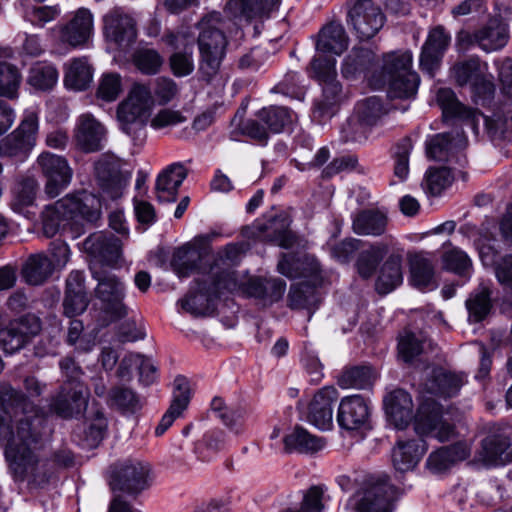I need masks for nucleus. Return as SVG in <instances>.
Segmentation results:
<instances>
[{
    "mask_svg": "<svg viewBox=\"0 0 512 512\" xmlns=\"http://www.w3.org/2000/svg\"><path fill=\"white\" fill-rule=\"evenodd\" d=\"M220 13L212 12L204 16L198 23L199 79L210 84L218 75L222 59L225 55L227 39L222 31Z\"/></svg>",
    "mask_w": 512,
    "mask_h": 512,
    "instance_id": "obj_3",
    "label": "nucleus"
},
{
    "mask_svg": "<svg viewBox=\"0 0 512 512\" xmlns=\"http://www.w3.org/2000/svg\"><path fill=\"white\" fill-rule=\"evenodd\" d=\"M387 226V217L378 211L365 210L353 219V230L359 235L379 236Z\"/></svg>",
    "mask_w": 512,
    "mask_h": 512,
    "instance_id": "obj_49",
    "label": "nucleus"
},
{
    "mask_svg": "<svg viewBox=\"0 0 512 512\" xmlns=\"http://www.w3.org/2000/svg\"><path fill=\"white\" fill-rule=\"evenodd\" d=\"M427 450L424 440L398 441L392 450V463L399 472L414 469Z\"/></svg>",
    "mask_w": 512,
    "mask_h": 512,
    "instance_id": "obj_36",
    "label": "nucleus"
},
{
    "mask_svg": "<svg viewBox=\"0 0 512 512\" xmlns=\"http://www.w3.org/2000/svg\"><path fill=\"white\" fill-rule=\"evenodd\" d=\"M39 120L35 113L25 114L19 126L0 141L5 157L24 161L36 145Z\"/></svg>",
    "mask_w": 512,
    "mask_h": 512,
    "instance_id": "obj_13",
    "label": "nucleus"
},
{
    "mask_svg": "<svg viewBox=\"0 0 512 512\" xmlns=\"http://www.w3.org/2000/svg\"><path fill=\"white\" fill-rule=\"evenodd\" d=\"M338 392L334 387L326 386L319 389L307 406V421L320 430H329L333 426L334 405Z\"/></svg>",
    "mask_w": 512,
    "mask_h": 512,
    "instance_id": "obj_23",
    "label": "nucleus"
},
{
    "mask_svg": "<svg viewBox=\"0 0 512 512\" xmlns=\"http://www.w3.org/2000/svg\"><path fill=\"white\" fill-rule=\"evenodd\" d=\"M438 105L445 119H456L469 125L478 134V123L484 120L486 131L494 142L508 140L512 135V102L501 104L492 116L484 117L477 109L461 103L453 90L441 88L436 95Z\"/></svg>",
    "mask_w": 512,
    "mask_h": 512,
    "instance_id": "obj_2",
    "label": "nucleus"
},
{
    "mask_svg": "<svg viewBox=\"0 0 512 512\" xmlns=\"http://www.w3.org/2000/svg\"><path fill=\"white\" fill-rule=\"evenodd\" d=\"M386 414L398 429H404L412 420L413 402L410 394L396 389L384 398Z\"/></svg>",
    "mask_w": 512,
    "mask_h": 512,
    "instance_id": "obj_34",
    "label": "nucleus"
},
{
    "mask_svg": "<svg viewBox=\"0 0 512 512\" xmlns=\"http://www.w3.org/2000/svg\"><path fill=\"white\" fill-rule=\"evenodd\" d=\"M40 331L35 317H22L12 321L0 330V346L6 353L12 354L23 348Z\"/></svg>",
    "mask_w": 512,
    "mask_h": 512,
    "instance_id": "obj_25",
    "label": "nucleus"
},
{
    "mask_svg": "<svg viewBox=\"0 0 512 512\" xmlns=\"http://www.w3.org/2000/svg\"><path fill=\"white\" fill-rule=\"evenodd\" d=\"M349 44L348 35L341 23L330 22L318 33L316 50L323 53L342 54Z\"/></svg>",
    "mask_w": 512,
    "mask_h": 512,
    "instance_id": "obj_39",
    "label": "nucleus"
},
{
    "mask_svg": "<svg viewBox=\"0 0 512 512\" xmlns=\"http://www.w3.org/2000/svg\"><path fill=\"white\" fill-rule=\"evenodd\" d=\"M289 227V218L282 214L270 217L266 221L257 220L252 226L255 236L274 241L284 248H290L296 242V236Z\"/></svg>",
    "mask_w": 512,
    "mask_h": 512,
    "instance_id": "obj_30",
    "label": "nucleus"
},
{
    "mask_svg": "<svg viewBox=\"0 0 512 512\" xmlns=\"http://www.w3.org/2000/svg\"><path fill=\"white\" fill-rule=\"evenodd\" d=\"M283 444L287 453L313 454L322 450L326 443L323 438L297 426L283 438Z\"/></svg>",
    "mask_w": 512,
    "mask_h": 512,
    "instance_id": "obj_40",
    "label": "nucleus"
},
{
    "mask_svg": "<svg viewBox=\"0 0 512 512\" xmlns=\"http://www.w3.org/2000/svg\"><path fill=\"white\" fill-rule=\"evenodd\" d=\"M83 250L102 265L114 266L121 257L122 243L112 234L99 231L88 236Z\"/></svg>",
    "mask_w": 512,
    "mask_h": 512,
    "instance_id": "obj_24",
    "label": "nucleus"
},
{
    "mask_svg": "<svg viewBox=\"0 0 512 512\" xmlns=\"http://www.w3.org/2000/svg\"><path fill=\"white\" fill-rule=\"evenodd\" d=\"M93 68L85 57L75 58L67 66L64 83L67 88L84 90L91 83Z\"/></svg>",
    "mask_w": 512,
    "mask_h": 512,
    "instance_id": "obj_47",
    "label": "nucleus"
},
{
    "mask_svg": "<svg viewBox=\"0 0 512 512\" xmlns=\"http://www.w3.org/2000/svg\"><path fill=\"white\" fill-rule=\"evenodd\" d=\"M370 131L371 127L353 113V115L342 124L340 135L344 142L362 143L367 140Z\"/></svg>",
    "mask_w": 512,
    "mask_h": 512,
    "instance_id": "obj_63",
    "label": "nucleus"
},
{
    "mask_svg": "<svg viewBox=\"0 0 512 512\" xmlns=\"http://www.w3.org/2000/svg\"><path fill=\"white\" fill-rule=\"evenodd\" d=\"M190 398V387L187 379L183 376L176 377L172 402L155 428L156 436H162L172 426L174 421L188 407Z\"/></svg>",
    "mask_w": 512,
    "mask_h": 512,
    "instance_id": "obj_31",
    "label": "nucleus"
},
{
    "mask_svg": "<svg viewBox=\"0 0 512 512\" xmlns=\"http://www.w3.org/2000/svg\"><path fill=\"white\" fill-rule=\"evenodd\" d=\"M414 430L420 436L431 435L440 442L457 436L455 426L444 418L443 407L433 400L420 404L414 417Z\"/></svg>",
    "mask_w": 512,
    "mask_h": 512,
    "instance_id": "obj_11",
    "label": "nucleus"
},
{
    "mask_svg": "<svg viewBox=\"0 0 512 512\" xmlns=\"http://www.w3.org/2000/svg\"><path fill=\"white\" fill-rule=\"evenodd\" d=\"M21 80V73L15 65L0 61V97L17 98Z\"/></svg>",
    "mask_w": 512,
    "mask_h": 512,
    "instance_id": "obj_59",
    "label": "nucleus"
},
{
    "mask_svg": "<svg viewBox=\"0 0 512 512\" xmlns=\"http://www.w3.org/2000/svg\"><path fill=\"white\" fill-rule=\"evenodd\" d=\"M208 279L210 280L209 285L217 298L225 291L231 293L242 292L243 282L238 280L236 273L230 269L220 270L217 262L211 266Z\"/></svg>",
    "mask_w": 512,
    "mask_h": 512,
    "instance_id": "obj_51",
    "label": "nucleus"
},
{
    "mask_svg": "<svg viewBox=\"0 0 512 512\" xmlns=\"http://www.w3.org/2000/svg\"><path fill=\"white\" fill-rule=\"evenodd\" d=\"M491 294V289L484 284L479 285L469 294L465 301V306L470 323H479L490 314L493 307Z\"/></svg>",
    "mask_w": 512,
    "mask_h": 512,
    "instance_id": "obj_43",
    "label": "nucleus"
},
{
    "mask_svg": "<svg viewBox=\"0 0 512 512\" xmlns=\"http://www.w3.org/2000/svg\"><path fill=\"white\" fill-rule=\"evenodd\" d=\"M467 139L463 133H439L434 135L426 144V152L429 158L436 161L452 163L454 160L460 166H464L467 160L461 151L466 147Z\"/></svg>",
    "mask_w": 512,
    "mask_h": 512,
    "instance_id": "obj_21",
    "label": "nucleus"
},
{
    "mask_svg": "<svg viewBox=\"0 0 512 512\" xmlns=\"http://www.w3.org/2000/svg\"><path fill=\"white\" fill-rule=\"evenodd\" d=\"M469 454L468 445L465 442L459 441L431 453L426 461V466L432 473H442L456 462L465 460Z\"/></svg>",
    "mask_w": 512,
    "mask_h": 512,
    "instance_id": "obj_37",
    "label": "nucleus"
},
{
    "mask_svg": "<svg viewBox=\"0 0 512 512\" xmlns=\"http://www.w3.org/2000/svg\"><path fill=\"white\" fill-rule=\"evenodd\" d=\"M36 163L45 178L44 191L48 197H57L70 185L73 169L65 157L44 151Z\"/></svg>",
    "mask_w": 512,
    "mask_h": 512,
    "instance_id": "obj_14",
    "label": "nucleus"
},
{
    "mask_svg": "<svg viewBox=\"0 0 512 512\" xmlns=\"http://www.w3.org/2000/svg\"><path fill=\"white\" fill-rule=\"evenodd\" d=\"M151 467L136 459L112 464L108 470V484L113 492L137 496L150 486Z\"/></svg>",
    "mask_w": 512,
    "mask_h": 512,
    "instance_id": "obj_9",
    "label": "nucleus"
},
{
    "mask_svg": "<svg viewBox=\"0 0 512 512\" xmlns=\"http://www.w3.org/2000/svg\"><path fill=\"white\" fill-rule=\"evenodd\" d=\"M89 394L82 383L62 385L50 398L49 410L63 419H71L85 412Z\"/></svg>",
    "mask_w": 512,
    "mask_h": 512,
    "instance_id": "obj_17",
    "label": "nucleus"
},
{
    "mask_svg": "<svg viewBox=\"0 0 512 512\" xmlns=\"http://www.w3.org/2000/svg\"><path fill=\"white\" fill-rule=\"evenodd\" d=\"M291 309H312L320 302L316 288L307 283L295 284L290 287L287 296Z\"/></svg>",
    "mask_w": 512,
    "mask_h": 512,
    "instance_id": "obj_56",
    "label": "nucleus"
},
{
    "mask_svg": "<svg viewBox=\"0 0 512 512\" xmlns=\"http://www.w3.org/2000/svg\"><path fill=\"white\" fill-rule=\"evenodd\" d=\"M427 339L421 333L404 331L398 341V355L404 362H411L426 349Z\"/></svg>",
    "mask_w": 512,
    "mask_h": 512,
    "instance_id": "obj_58",
    "label": "nucleus"
},
{
    "mask_svg": "<svg viewBox=\"0 0 512 512\" xmlns=\"http://www.w3.org/2000/svg\"><path fill=\"white\" fill-rule=\"evenodd\" d=\"M94 173L98 185L111 199L122 196L131 177L121 170L120 160L114 155L103 154L94 163Z\"/></svg>",
    "mask_w": 512,
    "mask_h": 512,
    "instance_id": "obj_15",
    "label": "nucleus"
},
{
    "mask_svg": "<svg viewBox=\"0 0 512 512\" xmlns=\"http://www.w3.org/2000/svg\"><path fill=\"white\" fill-rule=\"evenodd\" d=\"M197 291L190 292L180 301L182 309L194 316L210 314L217 299L216 294L208 284L207 279H197Z\"/></svg>",
    "mask_w": 512,
    "mask_h": 512,
    "instance_id": "obj_35",
    "label": "nucleus"
},
{
    "mask_svg": "<svg viewBox=\"0 0 512 512\" xmlns=\"http://www.w3.org/2000/svg\"><path fill=\"white\" fill-rule=\"evenodd\" d=\"M402 282V256L391 254L378 271L375 289L379 294L385 295L400 286Z\"/></svg>",
    "mask_w": 512,
    "mask_h": 512,
    "instance_id": "obj_42",
    "label": "nucleus"
},
{
    "mask_svg": "<svg viewBox=\"0 0 512 512\" xmlns=\"http://www.w3.org/2000/svg\"><path fill=\"white\" fill-rule=\"evenodd\" d=\"M9 409L0 408V443L16 480L36 485L48 482L52 469L42 454L46 419L41 409L22 393Z\"/></svg>",
    "mask_w": 512,
    "mask_h": 512,
    "instance_id": "obj_1",
    "label": "nucleus"
},
{
    "mask_svg": "<svg viewBox=\"0 0 512 512\" xmlns=\"http://www.w3.org/2000/svg\"><path fill=\"white\" fill-rule=\"evenodd\" d=\"M164 39L176 50L169 58L172 73L177 77L190 75L194 70L193 35L188 31L181 30L166 34Z\"/></svg>",
    "mask_w": 512,
    "mask_h": 512,
    "instance_id": "obj_22",
    "label": "nucleus"
},
{
    "mask_svg": "<svg viewBox=\"0 0 512 512\" xmlns=\"http://www.w3.org/2000/svg\"><path fill=\"white\" fill-rule=\"evenodd\" d=\"M347 23L360 40L373 38L383 27L385 16L373 0H349Z\"/></svg>",
    "mask_w": 512,
    "mask_h": 512,
    "instance_id": "obj_12",
    "label": "nucleus"
},
{
    "mask_svg": "<svg viewBox=\"0 0 512 512\" xmlns=\"http://www.w3.org/2000/svg\"><path fill=\"white\" fill-rule=\"evenodd\" d=\"M450 41L451 37L443 27L437 26L430 30L420 55L422 71L428 73L431 77L434 76Z\"/></svg>",
    "mask_w": 512,
    "mask_h": 512,
    "instance_id": "obj_26",
    "label": "nucleus"
},
{
    "mask_svg": "<svg viewBox=\"0 0 512 512\" xmlns=\"http://www.w3.org/2000/svg\"><path fill=\"white\" fill-rule=\"evenodd\" d=\"M58 72L50 64L37 63L29 71L28 83L37 90H49L57 82Z\"/></svg>",
    "mask_w": 512,
    "mask_h": 512,
    "instance_id": "obj_61",
    "label": "nucleus"
},
{
    "mask_svg": "<svg viewBox=\"0 0 512 512\" xmlns=\"http://www.w3.org/2000/svg\"><path fill=\"white\" fill-rule=\"evenodd\" d=\"M508 26L499 18H491L474 33L461 32L458 42L461 45L477 44L483 51L502 49L508 42Z\"/></svg>",
    "mask_w": 512,
    "mask_h": 512,
    "instance_id": "obj_18",
    "label": "nucleus"
},
{
    "mask_svg": "<svg viewBox=\"0 0 512 512\" xmlns=\"http://www.w3.org/2000/svg\"><path fill=\"white\" fill-rule=\"evenodd\" d=\"M100 200L86 191L68 194L55 202V211L70 220L82 218L87 222H96L101 215Z\"/></svg>",
    "mask_w": 512,
    "mask_h": 512,
    "instance_id": "obj_19",
    "label": "nucleus"
},
{
    "mask_svg": "<svg viewBox=\"0 0 512 512\" xmlns=\"http://www.w3.org/2000/svg\"><path fill=\"white\" fill-rule=\"evenodd\" d=\"M107 37L119 45L129 44L136 37L134 20L118 11H113L104 18Z\"/></svg>",
    "mask_w": 512,
    "mask_h": 512,
    "instance_id": "obj_41",
    "label": "nucleus"
},
{
    "mask_svg": "<svg viewBox=\"0 0 512 512\" xmlns=\"http://www.w3.org/2000/svg\"><path fill=\"white\" fill-rule=\"evenodd\" d=\"M137 369L139 372L140 382H149L150 376L145 374L146 369L150 372L154 371V364L150 359L138 353L126 354L119 363L117 369V377L124 381H130L133 376V370Z\"/></svg>",
    "mask_w": 512,
    "mask_h": 512,
    "instance_id": "obj_46",
    "label": "nucleus"
},
{
    "mask_svg": "<svg viewBox=\"0 0 512 512\" xmlns=\"http://www.w3.org/2000/svg\"><path fill=\"white\" fill-rule=\"evenodd\" d=\"M280 0H229L226 7L235 17L252 19L269 12Z\"/></svg>",
    "mask_w": 512,
    "mask_h": 512,
    "instance_id": "obj_52",
    "label": "nucleus"
},
{
    "mask_svg": "<svg viewBox=\"0 0 512 512\" xmlns=\"http://www.w3.org/2000/svg\"><path fill=\"white\" fill-rule=\"evenodd\" d=\"M277 268L279 273L288 278L313 276L320 271L316 258L308 254H284Z\"/></svg>",
    "mask_w": 512,
    "mask_h": 512,
    "instance_id": "obj_38",
    "label": "nucleus"
},
{
    "mask_svg": "<svg viewBox=\"0 0 512 512\" xmlns=\"http://www.w3.org/2000/svg\"><path fill=\"white\" fill-rule=\"evenodd\" d=\"M413 149L411 138L400 139L393 147L392 159L394 161V175L404 181L409 174V157Z\"/></svg>",
    "mask_w": 512,
    "mask_h": 512,
    "instance_id": "obj_62",
    "label": "nucleus"
},
{
    "mask_svg": "<svg viewBox=\"0 0 512 512\" xmlns=\"http://www.w3.org/2000/svg\"><path fill=\"white\" fill-rule=\"evenodd\" d=\"M107 405L122 414H135L142 408L141 397L131 388L116 385L109 390Z\"/></svg>",
    "mask_w": 512,
    "mask_h": 512,
    "instance_id": "obj_44",
    "label": "nucleus"
},
{
    "mask_svg": "<svg viewBox=\"0 0 512 512\" xmlns=\"http://www.w3.org/2000/svg\"><path fill=\"white\" fill-rule=\"evenodd\" d=\"M409 265L410 283L414 287L420 290L436 288L434 266L429 259L414 255L410 258Z\"/></svg>",
    "mask_w": 512,
    "mask_h": 512,
    "instance_id": "obj_45",
    "label": "nucleus"
},
{
    "mask_svg": "<svg viewBox=\"0 0 512 512\" xmlns=\"http://www.w3.org/2000/svg\"><path fill=\"white\" fill-rule=\"evenodd\" d=\"M466 382V376L463 373L435 368L427 379L425 388L431 394L453 397L458 394Z\"/></svg>",
    "mask_w": 512,
    "mask_h": 512,
    "instance_id": "obj_32",
    "label": "nucleus"
},
{
    "mask_svg": "<svg viewBox=\"0 0 512 512\" xmlns=\"http://www.w3.org/2000/svg\"><path fill=\"white\" fill-rule=\"evenodd\" d=\"M454 175L451 167H430L422 181V188L426 194L439 196L453 182Z\"/></svg>",
    "mask_w": 512,
    "mask_h": 512,
    "instance_id": "obj_54",
    "label": "nucleus"
},
{
    "mask_svg": "<svg viewBox=\"0 0 512 512\" xmlns=\"http://www.w3.org/2000/svg\"><path fill=\"white\" fill-rule=\"evenodd\" d=\"M153 103L150 88L143 84H135L127 99L117 108V118L122 131L134 140H142Z\"/></svg>",
    "mask_w": 512,
    "mask_h": 512,
    "instance_id": "obj_5",
    "label": "nucleus"
},
{
    "mask_svg": "<svg viewBox=\"0 0 512 512\" xmlns=\"http://www.w3.org/2000/svg\"><path fill=\"white\" fill-rule=\"evenodd\" d=\"M200 252L190 246L178 248L172 258L171 265L179 277L189 276L197 267Z\"/></svg>",
    "mask_w": 512,
    "mask_h": 512,
    "instance_id": "obj_60",
    "label": "nucleus"
},
{
    "mask_svg": "<svg viewBox=\"0 0 512 512\" xmlns=\"http://www.w3.org/2000/svg\"><path fill=\"white\" fill-rule=\"evenodd\" d=\"M399 495V489L388 484V476L382 474L368 479L351 503L357 512H391L392 501Z\"/></svg>",
    "mask_w": 512,
    "mask_h": 512,
    "instance_id": "obj_10",
    "label": "nucleus"
},
{
    "mask_svg": "<svg viewBox=\"0 0 512 512\" xmlns=\"http://www.w3.org/2000/svg\"><path fill=\"white\" fill-rule=\"evenodd\" d=\"M286 289V283L279 278L251 277L242 285L241 294L257 299L263 306L278 302Z\"/></svg>",
    "mask_w": 512,
    "mask_h": 512,
    "instance_id": "obj_29",
    "label": "nucleus"
},
{
    "mask_svg": "<svg viewBox=\"0 0 512 512\" xmlns=\"http://www.w3.org/2000/svg\"><path fill=\"white\" fill-rule=\"evenodd\" d=\"M69 253L66 244L58 243L53 253L55 264L44 254L30 256L23 268V277L31 285L43 284L52 275L55 266H64L68 262Z\"/></svg>",
    "mask_w": 512,
    "mask_h": 512,
    "instance_id": "obj_20",
    "label": "nucleus"
},
{
    "mask_svg": "<svg viewBox=\"0 0 512 512\" xmlns=\"http://www.w3.org/2000/svg\"><path fill=\"white\" fill-rule=\"evenodd\" d=\"M370 416L368 402L360 395L346 396L338 407L337 421L346 430H359L367 426Z\"/></svg>",
    "mask_w": 512,
    "mask_h": 512,
    "instance_id": "obj_28",
    "label": "nucleus"
},
{
    "mask_svg": "<svg viewBox=\"0 0 512 512\" xmlns=\"http://www.w3.org/2000/svg\"><path fill=\"white\" fill-rule=\"evenodd\" d=\"M336 59L332 56H315L310 68L312 77L322 84V99L315 103L313 110L314 118L319 120L330 118L335 113V107L341 92V86L336 81Z\"/></svg>",
    "mask_w": 512,
    "mask_h": 512,
    "instance_id": "obj_6",
    "label": "nucleus"
},
{
    "mask_svg": "<svg viewBox=\"0 0 512 512\" xmlns=\"http://www.w3.org/2000/svg\"><path fill=\"white\" fill-rule=\"evenodd\" d=\"M92 278L97 282L94 289L95 297L102 303L103 311L112 320L124 318L128 308L124 304L125 286L113 272L96 264L90 267Z\"/></svg>",
    "mask_w": 512,
    "mask_h": 512,
    "instance_id": "obj_8",
    "label": "nucleus"
},
{
    "mask_svg": "<svg viewBox=\"0 0 512 512\" xmlns=\"http://www.w3.org/2000/svg\"><path fill=\"white\" fill-rule=\"evenodd\" d=\"M186 176L187 170L181 163L169 165L157 177L155 184L157 200L163 203L174 202Z\"/></svg>",
    "mask_w": 512,
    "mask_h": 512,
    "instance_id": "obj_33",
    "label": "nucleus"
},
{
    "mask_svg": "<svg viewBox=\"0 0 512 512\" xmlns=\"http://www.w3.org/2000/svg\"><path fill=\"white\" fill-rule=\"evenodd\" d=\"M57 30L61 43L73 48L82 46L93 32V16L89 10L80 8L68 23L59 25Z\"/></svg>",
    "mask_w": 512,
    "mask_h": 512,
    "instance_id": "obj_27",
    "label": "nucleus"
},
{
    "mask_svg": "<svg viewBox=\"0 0 512 512\" xmlns=\"http://www.w3.org/2000/svg\"><path fill=\"white\" fill-rule=\"evenodd\" d=\"M443 267L460 276L467 275L472 268V261L463 250L452 247L442 254Z\"/></svg>",
    "mask_w": 512,
    "mask_h": 512,
    "instance_id": "obj_64",
    "label": "nucleus"
},
{
    "mask_svg": "<svg viewBox=\"0 0 512 512\" xmlns=\"http://www.w3.org/2000/svg\"><path fill=\"white\" fill-rule=\"evenodd\" d=\"M510 439L502 434L489 435L482 441L479 460L486 465L503 463V456L510 447Z\"/></svg>",
    "mask_w": 512,
    "mask_h": 512,
    "instance_id": "obj_48",
    "label": "nucleus"
},
{
    "mask_svg": "<svg viewBox=\"0 0 512 512\" xmlns=\"http://www.w3.org/2000/svg\"><path fill=\"white\" fill-rule=\"evenodd\" d=\"M72 139L81 152H98L105 146L107 129L93 114L83 113L76 119Z\"/></svg>",
    "mask_w": 512,
    "mask_h": 512,
    "instance_id": "obj_16",
    "label": "nucleus"
},
{
    "mask_svg": "<svg viewBox=\"0 0 512 512\" xmlns=\"http://www.w3.org/2000/svg\"><path fill=\"white\" fill-rule=\"evenodd\" d=\"M375 380V373L369 366L346 368L338 377V385L343 389H367Z\"/></svg>",
    "mask_w": 512,
    "mask_h": 512,
    "instance_id": "obj_50",
    "label": "nucleus"
},
{
    "mask_svg": "<svg viewBox=\"0 0 512 512\" xmlns=\"http://www.w3.org/2000/svg\"><path fill=\"white\" fill-rule=\"evenodd\" d=\"M295 120L292 110L284 106H269L259 110L255 119L242 124L243 135L260 145H266L270 134H279L290 128Z\"/></svg>",
    "mask_w": 512,
    "mask_h": 512,
    "instance_id": "obj_7",
    "label": "nucleus"
},
{
    "mask_svg": "<svg viewBox=\"0 0 512 512\" xmlns=\"http://www.w3.org/2000/svg\"><path fill=\"white\" fill-rule=\"evenodd\" d=\"M411 66L410 51L392 52L384 56L382 77L388 85L389 97L408 99L416 95L420 79Z\"/></svg>",
    "mask_w": 512,
    "mask_h": 512,
    "instance_id": "obj_4",
    "label": "nucleus"
},
{
    "mask_svg": "<svg viewBox=\"0 0 512 512\" xmlns=\"http://www.w3.org/2000/svg\"><path fill=\"white\" fill-rule=\"evenodd\" d=\"M452 71L459 86L468 84L471 86L488 72V66L486 63H482L479 58L472 57L456 63Z\"/></svg>",
    "mask_w": 512,
    "mask_h": 512,
    "instance_id": "obj_53",
    "label": "nucleus"
},
{
    "mask_svg": "<svg viewBox=\"0 0 512 512\" xmlns=\"http://www.w3.org/2000/svg\"><path fill=\"white\" fill-rule=\"evenodd\" d=\"M388 246L383 243L371 245L368 249L363 250L357 259V271L363 279L371 278L379 263L387 253Z\"/></svg>",
    "mask_w": 512,
    "mask_h": 512,
    "instance_id": "obj_55",
    "label": "nucleus"
},
{
    "mask_svg": "<svg viewBox=\"0 0 512 512\" xmlns=\"http://www.w3.org/2000/svg\"><path fill=\"white\" fill-rule=\"evenodd\" d=\"M375 59V54L367 48L354 47L345 57L342 65V74L346 78H353L357 73L370 67Z\"/></svg>",
    "mask_w": 512,
    "mask_h": 512,
    "instance_id": "obj_57",
    "label": "nucleus"
}]
</instances>
